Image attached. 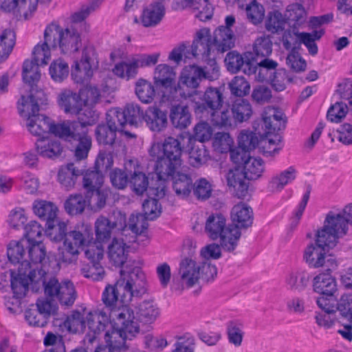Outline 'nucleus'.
Returning a JSON list of instances; mask_svg holds the SVG:
<instances>
[{
  "label": "nucleus",
  "mask_w": 352,
  "mask_h": 352,
  "mask_svg": "<svg viewBox=\"0 0 352 352\" xmlns=\"http://www.w3.org/2000/svg\"><path fill=\"white\" fill-rule=\"evenodd\" d=\"M223 100L222 88L208 87L198 100H192L195 114L200 119L210 118L215 125V118L220 114L218 109L222 107Z\"/></svg>",
  "instance_id": "9"
},
{
  "label": "nucleus",
  "mask_w": 352,
  "mask_h": 352,
  "mask_svg": "<svg viewBox=\"0 0 352 352\" xmlns=\"http://www.w3.org/2000/svg\"><path fill=\"white\" fill-rule=\"evenodd\" d=\"M107 125L113 129L114 131L124 132L126 135L130 137H135V135L131 134L128 131H124V126L126 124L125 116L121 110L115 109L107 113Z\"/></svg>",
  "instance_id": "61"
},
{
  "label": "nucleus",
  "mask_w": 352,
  "mask_h": 352,
  "mask_svg": "<svg viewBox=\"0 0 352 352\" xmlns=\"http://www.w3.org/2000/svg\"><path fill=\"white\" fill-rule=\"evenodd\" d=\"M36 149L41 157L49 159L56 158L63 152V146L58 140L44 137L37 140Z\"/></svg>",
  "instance_id": "30"
},
{
  "label": "nucleus",
  "mask_w": 352,
  "mask_h": 352,
  "mask_svg": "<svg viewBox=\"0 0 352 352\" xmlns=\"http://www.w3.org/2000/svg\"><path fill=\"white\" fill-rule=\"evenodd\" d=\"M80 174L78 169H76L73 163H69L66 166L62 167L58 173V179L60 184L67 190L74 186L76 178Z\"/></svg>",
  "instance_id": "49"
},
{
  "label": "nucleus",
  "mask_w": 352,
  "mask_h": 352,
  "mask_svg": "<svg viewBox=\"0 0 352 352\" xmlns=\"http://www.w3.org/2000/svg\"><path fill=\"white\" fill-rule=\"evenodd\" d=\"M287 22L292 31H298L307 23V12L304 7L299 3H293L287 7L285 12Z\"/></svg>",
  "instance_id": "33"
},
{
  "label": "nucleus",
  "mask_w": 352,
  "mask_h": 352,
  "mask_svg": "<svg viewBox=\"0 0 352 352\" xmlns=\"http://www.w3.org/2000/svg\"><path fill=\"white\" fill-rule=\"evenodd\" d=\"M47 232L51 240L58 242L66 239L67 223L63 221H52L51 223L46 224Z\"/></svg>",
  "instance_id": "64"
},
{
  "label": "nucleus",
  "mask_w": 352,
  "mask_h": 352,
  "mask_svg": "<svg viewBox=\"0 0 352 352\" xmlns=\"http://www.w3.org/2000/svg\"><path fill=\"white\" fill-rule=\"evenodd\" d=\"M55 303L47 298H39L25 311V318L30 326L43 327L56 311Z\"/></svg>",
  "instance_id": "15"
},
{
  "label": "nucleus",
  "mask_w": 352,
  "mask_h": 352,
  "mask_svg": "<svg viewBox=\"0 0 352 352\" xmlns=\"http://www.w3.org/2000/svg\"><path fill=\"white\" fill-rule=\"evenodd\" d=\"M120 277L117 280L118 285L123 289L124 296L127 300L133 296L144 294L146 291V276L140 267L130 268L120 270Z\"/></svg>",
  "instance_id": "12"
},
{
  "label": "nucleus",
  "mask_w": 352,
  "mask_h": 352,
  "mask_svg": "<svg viewBox=\"0 0 352 352\" xmlns=\"http://www.w3.org/2000/svg\"><path fill=\"white\" fill-rule=\"evenodd\" d=\"M183 148L179 138L169 136L162 144L153 143L148 149L151 160L155 161V171L162 179L173 177L182 164Z\"/></svg>",
  "instance_id": "2"
},
{
  "label": "nucleus",
  "mask_w": 352,
  "mask_h": 352,
  "mask_svg": "<svg viewBox=\"0 0 352 352\" xmlns=\"http://www.w3.org/2000/svg\"><path fill=\"white\" fill-rule=\"evenodd\" d=\"M225 63L229 72L235 74L240 70L248 76L254 73V56L251 52H246L241 55L236 51H232L227 54Z\"/></svg>",
  "instance_id": "18"
},
{
  "label": "nucleus",
  "mask_w": 352,
  "mask_h": 352,
  "mask_svg": "<svg viewBox=\"0 0 352 352\" xmlns=\"http://www.w3.org/2000/svg\"><path fill=\"white\" fill-rule=\"evenodd\" d=\"M175 73L172 67L166 64L158 65L154 72V80L156 85L164 88L175 85Z\"/></svg>",
  "instance_id": "40"
},
{
  "label": "nucleus",
  "mask_w": 352,
  "mask_h": 352,
  "mask_svg": "<svg viewBox=\"0 0 352 352\" xmlns=\"http://www.w3.org/2000/svg\"><path fill=\"white\" fill-rule=\"evenodd\" d=\"M32 210L41 220L46 222V224L56 221L58 208L52 201L42 199L35 200L32 205Z\"/></svg>",
  "instance_id": "31"
},
{
  "label": "nucleus",
  "mask_w": 352,
  "mask_h": 352,
  "mask_svg": "<svg viewBox=\"0 0 352 352\" xmlns=\"http://www.w3.org/2000/svg\"><path fill=\"white\" fill-rule=\"evenodd\" d=\"M91 54H93L92 50L85 49L80 61L76 62L75 67L72 71V77L76 83H85L92 76Z\"/></svg>",
  "instance_id": "28"
},
{
  "label": "nucleus",
  "mask_w": 352,
  "mask_h": 352,
  "mask_svg": "<svg viewBox=\"0 0 352 352\" xmlns=\"http://www.w3.org/2000/svg\"><path fill=\"white\" fill-rule=\"evenodd\" d=\"M50 48L52 44L44 38V42L37 44L32 52V60L41 66L46 65L51 58Z\"/></svg>",
  "instance_id": "57"
},
{
  "label": "nucleus",
  "mask_w": 352,
  "mask_h": 352,
  "mask_svg": "<svg viewBox=\"0 0 352 352\" xmlns=\"http://www.w3.org/2000/svg\"><path fill=\"white\" fill-rule=\"evenodd\" d=\"M219 76V67L214 58L208 59V65L204 67L192 65L184 68L177 86L176 93L183 98H192L197 94L196 89L203 79L210 81L217 80Z\"/></svg>",
  "instance_id": "4"
},
{
  "label": "nucleus",
  "mask_w": 352,
  "mask_h": 352,
  "mask_svg": "<svg viewBox=\"0 0 352 352\" xmlns=\"http://www.w3.org/2000/svg\"><path fill=\"white\" fill-rule=\"evenodd\" d=\"M264 170L263 160L250 156L244 162L242 171L248 180H256L262 176Z\"/></svg>",
  "instance_id": "43"
},
{
  "label": "nucleus",
  "mask_w": 352,
  "mask_h": 352,
  "mask_svg": "<svg viewBox=\"0 0 352 352\" xmlns=\"http://www.w3.org/2000/svg\"><path fill=\"white\" fill-rule=\"evenodd\" d=\"M101 300L104 308L94 311L88 317L89 328L94 331L102 329L109 319L115 320L117 324H122L126 319L135 316L133 310L127 305L131 299L124 298L123 289L119 287L117 281L105 287Z\"/></svg>",
  "instance_id": "1"
},
{
  "label": "nucleus",
  "mask_w": 352,
  "mask_h": 352,
  "mask_svg": "<svg viewBox=\"0 0 352 352\" xmlns=\"http://www.w3.org/2000/svg\"><path fill=\"white\" fill-rule=\"evenodd\" d=\"M169 180L173 181V188L177 195L186 197L191 192L192 180L190 175L179 173L177 170Z\"/></svg>",
  "instance_id": "44"
},
{
  "label": "nucleus",
  "mask_w": 352,
  "mask_h": 352,
  "mask_svg": "<svg viewBox=\"0 0 352 352\" xmlns=\"http://www.w3.org/2000/svg\"><path fill=\"white\" fill-rule=\"evenodd\" d=\"M87 206V200L80 194L71 195L65 201V211L70 215L82 214Z\"/></svg>",
  "instance_id": "53"
},
{
  "label": "nucleus",
  "mask_w": 352,
  "mask_h": 352,
  "mask_svg": "<svg viewBox=\"0 0 352 352\" xmlns=\"http://www.w3.org/2000/svg\"><path fill=\"white\" fill-rule=\"evenodd\" d=\"M28 246L25 241H11L7 250L9 261L13 264H19V267H21L22 263H29L28 261L23 260L25 254V247Z\"/></svg>",
  "instance_id": "50"
},
{
  "label": "nucleus",
  "mask_w": 352,
  "mask_h": 352,
  "mask_svg": "<svg viewBox=\"0 0 352 352\" xmlns=\"http://www.w3.org/2000/svg\"><path fill=\"white\" fill-rule=\"evenodd\" d=\"M227 184L239 199H244L248 194L249 182L243 171L236 168L230 170L226 175Z\"/></svg>",
  "instance_id": "25"
},
{
  "label": "nucleus",
  "mask_w": 352,
  "mask_h": 352,
  "mask_svg": "<svg viewBox=\"0 0 352 352\" xmlns=\"http://www.w3.org/2000/svg\"><path fill=\"white\" fill-rule=\"evenodd\" d=\"M116 230L107 221L106 217H99L95 222V232L96 240L99 243L108 241Z\"/></svg>",
  "instance_id": "56"
},
{
  "label": "nucleus",
  "mask_w": 352,
  "mask_h": 352,
  "mask_svg": "<svg viewBox=\"0 0 352 352\" xmlns=\"http://www.w3.org/2000/svg\"><path fill=\"white\" fill-rule=\"evenodd\" d=\"M231 219L236 226L240 228H247L252 226L253 222L252 209L244 203L235 205L231 210Z\"/></svg>",
  "instance_id": "29"
},
{
  "label": "nucleus",
  "mask_w": 352,
  "mask_h": 352,
  "mask_svg": "<svg viewBox=\"0 0 352 352\" xmlns=\"http://www.w3.org/2000/svg\"><path fill=\"white\" fill-rule=\"evenodd\" d=\"M189 162L194 167H199L206 163L210 159L209 151L202 143L195 142L191 135H188Z\"/></svg>",
  "instance_id": "34"
},
{
  "label": "nucleus",
  "mask_w": 352,
  "mask_h": 352,
  "mask_svg": "<svg viewBox=\"0 0 352 352\" xmlns=\"http://www.w3.org/2000/svg\"><path fill=\"white\" fill-rule=\"evenodd\" d=\"M131 177L129 184L132 190L138 195H142L148 189V178L141 171L134 170L130 173Z\"/></svg>",
  "instance_id": "62"
},
{
  "label": "nucleus",
  "mask_w": 352,
  "mask_h": 352,
  "mask_svg": "<svg viewBox=\"0 0 352 352\" xmlns=\"http://www.w3.org/2000/svg\"><path fill=\"white\" fill-rule=\"evenodd\" d=\"M254 67L256 71L251 75L254 76V79L259 82H266L272 78L277 70L278 63L276 61L265 58L260 62L257 63V60L254 59Z\"/></svg>",
  "instance_id": "37"
},
{
  "label": "nucleus",
  "mask_w": 352,
  "mask_h": 352,
  "mask_svg": "<svg viewBox=\"0 0 352 352\" xmlns=\"http://www.w3.org/2000/svg\"><path fill=\"white\" fill-rule=\"evenodd\" d=\"M34 91V88L31 89L30 94L28 97L22 96L18 102L19 113L27 121L39 114V104H43L45 100V94L42 91H36L35 93Z\"/></svg>",
  "instance_id": "21"
},
{
  "label": "nucleus",
  "mask_w": 352,
  "mask_h": 352,
  "mask_svg": "<svg viewBox=\"0 0 352 352\" xmlns=\"http://www.w3.org/2000/svg\"><path fill=\"white\" fill-rule=\"evenodd\" d=\"M16 36L13 30L6 29L0 31V63L9 57L15 45Z\"/></svg>",
  "instance_id": "46"
},
{
  "label": "nucleus",
  "mask_w": 352,
  "mask_h": 352,
  "mask_svg": "<svg viewBox=\"0 0 352 352\" xmlns=\"http://www.w3.org/2000/svg\"><path fill=\"white\" fill-rule=\"evenodd\" d=\"M126 320L124 324H117L115 320L109 319L108 324L98 332L89 329V333H93L92 337L89 338V342H92L98 335L104 332V338L106 344L119 351L126 349L128 348L126 340H131L136 338L141 332L135 316Z\"/></svg>",
  "instance_id": "5"
},
{
  "label": "nucleus",
  "mask_w": 352,
  "mask_h": 352,
  "mask_svg": "<svg viewBox=\"0 0 352 352\" xmlns=\"http://www.w3.org/2000/svg\"><path fill=\"white\" fill-rule=\"evenodd\" d=\"M69 72V68L67 63L61 58L54 60L49 68L52 79L56 82L65 80L67 78Z\"/></svg>",
  "instance_id": "55"
},
{
  "label": "nucleus",
  "mask_w": 352,
  "mask_h": 352,
  "mask_svg": "<svg viewBox=\"0 0 352 352\" xmlns=\"http://www.w3.org/2000/svg\"><path fill=\"white\" fill-rule=\"evenodd\" d=\"M169 117L173 126L179 129H186L191 122L188 107L179 104L170 107Z\"/></svg>",
  "instance_id": "39"
},
{
  "label": "nucleus",
  "mask_w": 352,
  "mask_h": 352,
  "mask_svg": "<svg viewBox=\"0 0 352 352\" xmlns=\"http://www.w3.org/2000/svg\"><path fill=\"white\" fill-rule=\"evenodd\" d=\"M165 14L162 3H151L143 10L141 22L144 27H154L160 23Z\"/></svg>",
  "instance_id": "36"
},
{
  "label": "nucleus",
  "mask_w": 352,
  "mask_h": 352,
  "mask_svg": "<svg viewBox=\"0 0 352 352\" xmlns=\"http://www.w3.org/2000/svg\"><path fill=\"white\" fill-rule=\"evenodd\" d=\"M192 57L201 56L208 65V59L214 58L210 56L214 51L223 53L227 50H223L219 47L214 41V32L212 35L208 28H202L196 32L192 43L189 50Z\"/></svg>",
  "instance_id": "14"
},
{
  "label": "nucleus",
  "mask_w": 352,
  "mask_h": 352,
  "mask_svg": "<svg viewBox=\"0 0 352 352\" xmlns=\"http://www.w3.org/2000/svg\"><path fill=\"white\" fill-rule=\"evenodd\" d=\"M44 38L50 42L52 48L59 47L63 54L76 52L81 46L80 35L76 29L63 30L54 22L46 27Z\"/></svg>",
  "instance_id": "8"
},
{
  "label": "nucleus",
  "mask_w": 352,
  "mask_h": 352,
  "mask_svg": "<svg viewBox=\"0 0 352 352\" xmlns=\"http://www.w3.org/2000/svg\"><path fill=\"white\" fill-rule=\"evenodd\" d=\"M38 273L42 276L41 279L38 280L37 285L41 284L44 287V292L47 297L54 300L58 294L59 288L62 283H59L58 279L50 274V270H45L38 271Z\"/></svg>",
  "instance_id": "45"
},
{
  "label": "nucleus",
  "mask_w": 352,
  "mask_h": 352,
  "mask_svg": "<svg viewBox=\"0 0 352 352\" xmlns=\"http://www.w3.org/2000/svg\"><path fill=\"white\" fill-rule=\"evenodd\" d=\"M205 231L210 239H219L221 248L229 252L236 248L241 236L237 227L226 226V219L221 214H213L208 217L206 221Z\"/></svg>",
  "instance_id": "7"
},
{
  "label": "nucleus",
  "mask_w": 352,
  "mask_h": 352,
  "mask_svg": "<svg viewBox=\"0 0 352 352\" xmlns=\"http://www.w3.org/2000/svg\"><path fill=\"white\" fill-rule=\"evenodd\" d=\"M58 292L55 299H57L61 305L72 306L74 303L77 295L74 284L70 280L62 282Z\"/></svg>",
  "instance_id": "52"
},
{
  "label": "nucleus",
  "mask_w": 352,
  "mask_h": 352,
  "mask_svg": "<svg viewBox=\"0 0 352 352\" xmlns=\"http://www.w3.org/2000/svg\"><path fill=\"white\" fill-rule=\"evenodd\" d=\"M344 226L342 219L334 217V212H329L326 215L323 226L316 234L315 242L327 250L334 248L338 239L346 234Z\"/></svg>",
  "instance_id": "10"
},
{
  "label": "nucleus",
  "mask_w": 352,
  "mask_h": 352,
  "mask_svg": "<svg viewBox=\"0 0 352 352\" xmlns=\"http://www.w3.org/2000/svg\"><path fill=\"white\" fill-rule=\"evenodd\" d=\"M103 182V175L100 170L96 169L87 170L83 177V187L87 190V192L99 190Z\"/></svg>",
  "instance_id": "63"
},
{
  "label": "nucleus",
  "mask_w": 352,
  "mask_h": 352,
  "mask_svg": "<svg viewBox=\"0 0 352 352\" xmlns=\"http://www.w3.org/2000/svg\"><path fill=\"white\" fill-rule=\"evenodd\" d=\"M94 240L92 229L90 226L82 225L67 232L63 246L66 252L77 256L80 249L84 250L86 245Z\"/></svg>",
  "instance_id": "16"
},
{
  "label": "nucleus",
  "mask_w": 352,
  "mask_h": 352,
  "mask_svg": "<svg viewBox=\"0 0 352 352\" xmlns=\"http://www.w3.org/2000/svg\"><path fill=\"white\" fill-rule=\"evenodd\" d=\"M28 267H30L29 263H22L21 267H19L18 273L16 275L14 274V272L11 273V289L15 304L17 306L20 305V300L26 295L30 283L36 286L38 280L42 278L39 273L36 272V270L28 271ZM12 304L14 305V302H12Z\"/></svg>",
  "instance_id": "13"
},
{
  "label": "nucleus",
  "mask_w": 352,
  "mask_h": 352,
  "mask_svg": "<svg viewBox=\"0 0 352 352\" xmlns=\"http://www.w3.org/2000/svg\"><path fill=\"white\" fill-rule=\"evenodd\" d=\"M38 0H0L1 8L12 13L18 20H28L36 11Z\"/></svg>",
  "instance_id": "19"
},
{
  "label": "nucleus",
  "mask_w": 352,
  "mask_h": 352,
  "mask_svg": "<svg viewBox=\"0 0 352 352\" xmlns=\"http://www.w3.org/2000/svg\"><path fill=\"white\" fill-rule=\"evenodd\" d=\"M287 23L285 16L278 10L270 12L265 21V28L273 34L282 32Z\"/></svg>",
  "instance_id": "54"
},
{
  "label": "nucleus",
  "mask_w": 352,
  "mask_h": 352,
  "mask_svg": "<svg viewBox=\"0 0 352 352\" xmlns=\"http://www.w3.org/2000/svg\"><path fill=\"white\" fill-rule=\"evenodd\" d=\"M200 265L191 258H185L179 265V273L183 285L192 287L198 283L200 278Z\"/></svg>",
  "instance_id": "26"
},
{
  "label": "nucleus",
  "mask_w": 352,
  "mask_h": 352,
  "mask_svg": "<svg viewBox=\"0 0 352 352\" xmlns=\"http://www.w3.org/2000/svg\"><path fill=\"white\" fill-rule=\"evenodd\" d=\"M314 292L322 296H333L337 291L336 279L329 273H322L314 278Z\"/></svg>",
  "instance_id": "35"
},
{
  "label": "nucleus",
  "mask_w": 352,
  "mask_h": 352,
  "mask_svg": "<svg viewBox=\"0 0 352 352\" xmlns=\"http://www.w3.org/2000/svg\"><path fill=\"white\" fill-rule=\"evenodd\" d=\"M135 93L138 98L143 103H151L155 97V90L153 85L143 79H140L136 82Z\"/></svg>",
  "instance_id": "60"
},
{
  "label": "nucleus",
  "mask_w": 352,
  "mask_h": 352,
  "mask_svg": "<svg viewBox=\"0 0 352 352\" xmlns=\"http://www.w3.org/2000/svg\"><path fill=\"white\" fill-rule=\"evenodd\" d=\"M324 33V32L322 30H314L311 33L294 31V34L299 39L300 42L307 47L309 53L312 56L316 55L318 51L315 41L319 40Z\"/></svg>",
  "instance_id": "47"
},
{
  "label": "nucleus",
  "mask_w": 352,
  "mask_h": 352,
  "mask_svg": "<svg viewBox=\"0 0 352 352\" xmlns=\"http://www.w3.org/2000/svg\"><path fill=\"white\" fill-rule=\"evenodd\" d=\"M262 128L264 132L260 133V143L263 153L269 156L277 154L281 149V137L278 134H271L285 127L286 118L279 109L267 107L262 113Z\"/></svg>",
  "instance_id": "6"
},
{
  "label": "nucleus",
  "mask_w": 352,
  "mask_h": 352,
  "mask_svg": "<svg viewBox=\"0 0 352 352\" xmlns=\"http://www.w3.org/2000/svg\"><path fill=\"white\" fill-rule=\"evenodd\" d=\"M236 21L233 15L225 19V25H221L214 30V41L223 50H229L234 45L235 38L231 28Z\"/></svg>",
  "instance_id": "24"
},
{
  "label": "nucleus",
  "mask_w": 352,
  "mask_h": 352,
  "mask_svg": "<svg viewBox=\"0 0 352 352\" xmlns=\"http://www.w3.org/2000/svg\"><path fill=\"white\" fill-rule=\"evenodd\" d=\"M327 250L315 243H310L304 250L303 260L312 268L326 266L328 271L335 269L338 264L335 258L327 255Z\"/></svg>",
  "instance_id": "17"
},
{
  "label": "nucleus",
  "mask_w": 352,
  "mask_h": 352,
  "mask_svg": "<svg viewBox=\"0 0 352 352\" xmlns=\"http://www.w3.org/2000/svg\"><path fill=\"white\" fill-rule=\"evenodd\" d=\"M143 120L151 131H163L168 126L167 111L157 106L148 107L144 111Z\"/></svg>",
  "instance_id": "23"
},
{
  "label": "nucleus",
  "mask_w": 352,
  "mask_h": 352,
  "mask_svg": "<svg viewBox=\"0 0 352 352\" xmlns=\"http://www.w3.org/2000/svg\"><path fill=\"white\" fill-rule=\"evenodd\" d=\"M108 255L114 265L122 266L127 259L126 244L122 240L114 238L109 246Z\"/></svg>",
  "instance_id": "41"
},
{
  "label": "nucleus",
  "mask_w": 352,
  "mask_h": 352,
  "mask_svg": "<svg viewBox=\"0 0 352 352\" xmlns=\"http://www.w3.org/2000/svg\"><path fill=\"white\" fill-rule=\"evenodd\" d=\"M85 115H89L90 118L83 120L79 118L78 121H65L60 138L64 140L71 146L76 159L78 161L87 157L92 146L91 136L88 134V126L93 125L96 119L91 110H86Z\"/></svg>",
  "instance_id": "3"
},
{
  "label": "nucleus",
  "mask_w": 352,
  "mask_h": 352,
  "mask_svg": "<svg viewBox=\"0 0 352 352\" xmlns=\"http://www.w3.org/2000/svg\"><path fill=\"white\" fill-rule=\"evenodd\" d=\"M86 197L87 199V204L91 209L98 211L105 206L108 192L102 189L89 190L87 192Z\"/></svg>",
  "instance_id": "59"
},
{
  "label": "nucleus",
  "mask_w": 352,
  "mask_h": 352,
  "mask_svg": "<svg viewBox=\"0 0 352 352\" xmlns=\"http://www.w3.org/2000/svg\"><path fill=\"white\" fill-rule=\"evenodd\" d=\"M296 170L294 166L280 172L270 180L268 188L272 192H280L286 185L292 182L296 177Z\"/></svg>",
  "instance_id": "38"
},
{
  "label": "nucleus",
  "mask_w": 352,
  "mask_h": 352,
  "mask_svg": "<svg viewBox=\"0 0 352 352\" xmlns=\"http://www.w3.org/2000/svg\"><path fill=\"white\" fill-rule=\"evenodd\" d=\"M28 247L30 265V267H27L28 271L36 270V273L43 270L48 271L52 267V265H58L56 259H51L50 257L46 256V251L41 242L32 243Z\"/></svg>",
  "instance_id": "20"
},
{
  "label": "nucleus",
  "mask_w": 352,
  "mask_h": 352,
  "mask_svg": "<svg viewBox=\"0 0 352 352\" xmlns=\"http://www.w3.org/2000/svg\"><path fill=\"white\" fill-rule=\"evenodd\" d=\"M252 113V107L248 100L237 98L220 111L219 116L215 118V125L231 126L236 123H242L248 120Z\"/></svg>",
  "instance_id": "11"
},
{
  "label": "nucleus",
  "mask_w": 352,
  "mask_h": 352,
  "mask_svg": "<svg viewBox=\"0 0 352 352\" xmlns=\"http://www.w3.org/2000/svg\"><path fill=\"white\" fill-rule=\"evenodd\" d=\"M310 280L309 274L302 269H294L289 271L285 278V285L294 293H300L308 286Z\"/></svg>",
  "instance_id": "27"
},
{
  "label": "nucleus",
  "mask_w": 352,
  "mask_h": 352,
  "mask_svg": "<svg viewBox=\"0 0 352 352\" xmlns=\"http://www.w3.org/2000/svg\"><path fill=\"white\" fill-rule=\"evenodd\" d=\"M59 105L66 113L79 114L83 102L80 94L65 90L59 95Z\"/></svg>",
  "instance_id": "32"
},
{
  "label": "nucleus",
  "mask_w": 352,
  "mask_h": 352,
  "mask_svg": "<svg viewBox=\"0 0 352 352\" xmlns=\"http://www.w3.org/2000/svg\"><path fill=\"white\" fill-rule=\"evenodd\" d=\"M226 333L228 342L236 347L241 345L243 336V324L238 320L229 321L226 324Z\"/></svg>",
  "instance_id": "51"
},
{
  "label": "nucleus",
  "mask_w": 352,
  "mask_h": 352,
  "mask_svg": "<svg viewBox=\"0 0 352 352\" xmlns=\"http://www.w3.org/2000/svg\"><path fill=\"white\" fill-rule=\"evenodd\" d=\"M39 66L33 60H26L23 63L22 76L23 81L31 85L32 89L35 82L41 78Z\"/></svg>",
  "instance_id": "58"
},
{
  "label": "nucleus",
  "mask_w": 352,
  "mask_h": 352,
  "mask_svg": "<svg viewBox=\"0 0 352 352\" xmlns=\"http://www.w3.org/2000/svg\"><path fill=\"white\" fill-rule=\"evenodd\" d=\"M137 314L140 321L151 324L159 317L160 310L153 300H144L139 305Z\"/></svg>",
  "instance_id": "42"
},
{
  "label": "nucleus",
  "mask_w": 352,
  "mask_h": 352,
  "mask_svg": "<svg viewBox=\"0 0 352 352\" xmlns=\"http://www.w3.org/2000/svg\"><path fill=\"white\" fill-rule=\"evenodd\" d=\"M138 65L135 57L127 61H122L116 64L113 72L117 76L129 80L136 76L138 72Z\"/></svg>",
  "instance_id": "48"
},
{
  "label": "nucleus",
  "mask_w": 352,
  "mask_h": 352,
  "mask_svg": "<svg viewBox=\"0 0 352 352\" xmlns=\"http://www.w3.org/2000/svg\"><path fill=\"white\" fill-rule=\"evenodd\" d=\"M63 122L54 124L51 119L43 114H37L32 119L27 121L28 131L34 135L41 136L47 133H50L59 137L61 133V127Z\"/></svg>",
  "instance_id": "22"
}]
</instances>
